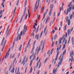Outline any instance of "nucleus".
<instances>
[{
    "label": "nucleus",
    "mask_w": 74,
    "mask_h": 74,
    "mask_svg": "<svg viewBox=\"0 0 74 74\" xmlns=\"http://www.w3.org/2000/svg\"><path fill=\"white\" fill-rule=\"evenodd\" d=\"M66 53V49H65L64 50V52L62 53V54H61V55H60V57H59V60H60V61H59V62L58 64V65L57 67V68H58L59 66L61 64L63 60L64 55Z\"/></svg>",
    "instance_id": "obj_1"
},
{
    "label": "nucleus",
    "mask_w": 74,
    "mask_h": 74,
    "mask_svg": "<svg viewBox=\"0 0 74 74\" xmlns=\"http://www.w3.org/2000/svg\"><path fill=\"white\" fill-rule=\"evenodd\" d=\"M61 45L60 46V48L59 47L58 48H57V52H58L57 53V54L56 55V59L55 60L56 61L58 59V56L60 53V52H59V49H61Z\"/></svg>",
    "instance_id": "obj_2"
},
{
    "label": "nucleus",
    "mask_w": 74,
    "mask_h": 74,
    "mask_svg": "<svg viewBox=\"0 0 74 74\" xmlns=\"http://www.w3.org/2000/svg\"><path fill=\"white\" fill-rule=\"evenodd\" d=\"M27 9V8L25 7V8L24 9V11L23 12V16H22L21 17V18L20 21V23H21L22 22V19H23V17L25 16V13H26L25 11H26Z\"/></svg>",
    "instance_id": "obj_3"
},
{
    "label": "nucleus",
    "mask_w": 74,
    "mask_h": 74,
    "mask_svg": "<svg viewBox=\"0 0 74 74\" xmlns=\"http://www.w3.org/2000/svg\"><path fill=\"white\" fill-rule=\"evenodd\" d=\"M17 35H18V36H17V39L16 40V41H17V40L19 38V40H21V36L22 35V32H21V35H20V34H18V32H17Z\"/></svg>",
    "instance_id": "obj_4"
},
{
    "label": "nucleus",
    "mask_w": 74,
    "mask_h": 74,
    "mask_svg": "<svg viewBox=\"0 0 74 74\" xmlns=\"http://www.w3.org/2000/svg\"><path fill=\"white\" fill-rule=\"evenodd\" d=\"M51 6H52V4H51L50 5V8H51V9L50 10L49 12V16H51V15H52V11L53 9V7H51Z\"/></svg>",
    "instance_id": "obj_5"
},
{
    "label": "nucleus",
    "mask_w": 74,
    "mask_h": 74,
    "mask_svg": "<svg viewBox=\"0 0 74 74\" xmlns=\"http://www.w3.org/2000/svg\"><path fill=\"white\" fill-rule=\"evenodd\" d=\"M36 42V40H35L34 42V43L33 44V48L32 49V50L31 51V54H32L33 53V51H34V48H35V46L34 45L35 44Z\"/></svg>",
    "instance_id": "obj_6"
},
{
    "label": "nucleus",
    "mask_w": 74,
    "mask_h": 74,
    "mask_svg": "<svg viewBox=\"0 0 74 74\" xmlns=\"http://www.w3.org/2000/svg\"><path fill=\"white\" fill-rule=\"evenodd\" d=\"M73 29V27H72V29H71H71H69L68 30L67 33H68V36H69V35H70V34H71V32H72Z\"/></svg>",
    "instance_id": "obj_7"
},
{
    "label": "nucleus",
    "mask_w": 74,
    "mask_h": 74,
    "mask_svg": "<svg viewBox=\"0 0 74 74\" xmlns=\"http://www.w3.org/2000/svg\"><path fill=\"white\" fill-rule=\"evenodd\" d=\"M15 54H16L15 53H14L13 55L11 54L10 56V60H11L12 58V59L14 58L15 56Z\"/></svg>",
    "instance_id": "obj_8"
},
{
    "label": "nucleus",
    "mask_w": 74,
    "mask_h": 74,
    "mask_svg": "<svg viewBox=\"0 0 74 74\" xmlns=\"http://www.w3.org/2000/svg\"><path fill=\"white\" fill-rule=\"evenodd\" d=\"M26 59V56H25L23 60V62H22V63H21V64H23V66H24L25 64V61Z\"/></svg>",
    "instance_id": "obj_9"
},
{
    "label": "nucleus",
    "mask_w": 74,
    "mask_h": 74,
    "mask_svg": "<svg viewBox=\"0 0 74 74\" xmlns=\"http://www.w3.org/2000/svg\"><path fill=\"white\" fill-rule=\"evenodd\" d=\"M71 8L70 7L69 8H68L66 10V15H68L69 12H70L71 11Z\"/></svg>",
    "instance_id": "obj_10"
},
{
    "label": "nucleus",
    "mask_w": 74,
    "mask_h": 74,
    "mask_svg": "<svg viewBox=\"0 0 74 74\" xmlns=\"http://www.w3.org/2000/svg\"><path fill=\"white\" fill-rule=\"evenodd\" d=\"M73 51H72L71 53H70V57H71V62H72L73 60V57L72 56L73 55Z\"/></svg>",
    "instance_id": "obj_11"
},
{
    "label": "nucleus",
    "mask_w": 74,
    "mask_h": 74,
    "mask_svg": "<svg viewBox=\"0 0 74 74\" xmlns=\"http://www.w3.org/2000/svg\"><path fill=\"white\" fill-rule=\"evenodd\" d=\"M9 52H10V51H9V50L8 51V52L6 53V55L5 56V59H7V58L9 55Z\"/></svg>",
    "instance_id": "obj_12"
},
{
    "label": "nucleus",
    "mask_w": 74,
    "mask_h": 74,
    "mask_svg": "<svg viewBox=\"0 0 74 74\" xmlns=\"http://www.w3.org/2000/svg\"><path fill=\"white\" fill-rule=\"evenodd\" d=\"M48 10V9H47L46 10V11L44 13V16H43V20L45 18V15H46V14H47Z\"/></svg>",
    "instance_id": "obj_13"
},
{
    "label": "nucleus",
    "mask_w": 74,
    "mask_h": 74,
    "mask_svg": "<svg viewBox=\"0 0 74 74\" xmlns=\"http://www.w3.org/2000/svg\"><path fill=\"white\" fill-rule=\"evenodd\" d=\"M58 70V68H57L56 69V70H55V69H54L53 70V74H56V72H57Z\"/></svg>",
    "instance_id": "obj_14"
},
{
    "label": "nucleus",
    "mask_w": 74,
    "mask_h": 74,
    "mask_svg": "<svg viewBox=\"0 0 74 74\" xmlns=\"http://www.w3.org/2000/svg\"><path fill=\"white\" fill-rule=\"evenodd\" d=\"M63 39L62 38H60V39H59V45H60L61 44V43H62V41L63 40Z\"/></svg>",
    "instance_id": "obj_15"
},
{
    "label": "nucleus",
    "mask_w": 74,
    "mask_h": 74,
    "mask_svg": "<svg viewBox=\"0 0 74 74\" xmlns=\"http://www.w3.org/2000/svg\"><path fill=\"white\" fill-rule=\"evenodd\" d=\"M26 31H27V29H24L23 30V32H22V34H23V35H24L25 34V33Z\"/></svg>",
    "instance_id": "obj_16"
},
{
    "label": "nucleus",
    "mask_w": 74,
    "mask_h": 74,
    "mask_svg": "<svg viewBox=\"0 0 74 74\" xmlns=\"http://www.w3.org/2000/svg\"><path fill=\"white\" fill-rule=\"evenodd\" d=\"M40 49H41V48L40 47H39L38 50L36 52V54H38L39 52L40 51Z\"/></svg>",
    "instance_id": "obj_17"
},
{
    "label": "nucleus",
    "mask_w": 74,
    "mask_h": 74,
    "mask_svg": "<svg viewBox=\"0 0 74 74\" xmlns=\"http://www.w3.org/2000/svg\"><path fill=\"white\" fill-rule=\"evenodd\" d=\"M50 20V17H47V19H46V23H47L48 21Z\"/></svg>",
    "instance_id": "obj_18"
},
{
    "label": "nucleus",
    "mask_w": 74,
    "mask_h": 74,
    "mask_svg": "<svg viewBox=\"0 0 74 74\" xmlns=\"http://www.w3.org/2000/svg\"><path fill=\"white\" fill-rule=\"evenodd\" d=\"M36 59V54H35L32 60H35Z\"/></svg>",
    "instance_id": "obj_19"
},
{
    "label": "nucleus",
    "mask_w": 74,
    "mask_h": 74,
    "mask_svg": "<svg viewBox=\"0 0 74 74\" xmlns=\"http://www.w3.org/2000/svg\"><path fill=\"white\" fill-rule=\"evenodd\" d=\"M15 70V68H13L11 70L10 72L12 73H14V70Z\"/></svg>",
    "instance_id": "obj_20"
},
{
    "label": "nucleus",
    "mask_w": 74,
    "mask_h": 74,
    "mask_svg": "<svg viewBox=\"0 0 74 74\" xmlns=\"http://www.w3.org/2000/svg\"><path fill=\"white\" fill-rule=\"evenodd\" d=\"M71 40H72V45H74V38L73 37H72Z\"/></svg>",
    "instance_id": "obj_21"
},
{
    "label": "nucleus",
    "mask_w": 74,
    "mask_h": 74,
    "mask_svg": "<svg viewBox=\"0 0 74 74\" xmlns=\"http://www.w3.org/2000/svg\"><path fill=\"white\" fill-rule=\"evenodd\" d=\"M38 0H37V1H36V3L35 5V6H34V9H35L36 8V6H37V3H38Z\"/></svg>",
    "instance_id": "obj_22"
},
{
    "label": "nucleus",
    "mask_w": 74,
    "mask_h": 74,
    "mask_svg": "<svg viewBox=\"0 0 74 74\" xmlns=\"http://www.w3.org/2000/svg\"><path fill=\"white\" fill-rule=\"evenodd\" d=\"M40 62V60H39V62H37V64L36 65V68H37L39 65V62Z\"/></svg>",
    "instance_id": "obj_23"
},
{
    "label": "nucleus",
    "mask_w": 74,
    "mask_h": 74,
    "mask_svg": "<svg viewBox=\"0 0 74 74\" xmlns=\"http://www.w3.org/2000/svg\"><path fill=\"white\" fill-rule=\"evenodd\" d=\"M47 26H46L45 27V29H44V33L45 34V32H46V30H47Z\"/></svg>",
    "instance_id": "obj_24"
},
{
    "label": "nucleus",
    "mask_w": 74,
    "mask_h": 74,
    "mask_svg": "<svg viewBox=\"0 0 74 74\" xmlns=\"http://www.w3.org/2000/svg\"><path fill=\"white\" fill-rule=\"evenodd\" d=\"M45 45V43H43L42 47V51H43V49H44V48Z\"/></svg>",
    "instance_id": "obj_25"
},
{
    "label": "nucleus",
    "mask_w": 74,
    "mask_h": 74,
    "mask_svg": "<svg viewBox=\"0 0 74 74\" xmlns=\"http://www.w3.org/2000/svg\"><path fill=\"white\" fill-rule=\"evenodd\" d=\"M23 28L24 29L26 30H26H27V26H26V25H24Z\"/></svg>",
    "instance_id": "obj_26"
},
{
    "label": "nucleus",
    "mask_w": 74,
    "mask_h": 74,
    "mask_svg": "<svg viewBox=\"0 0 74 74\" xmlns=\"http://www.w3.org/2000/svg\"><path fill=\"white\" fill-rule=\"evenodd\" d=\"M57 37V35H54L53 38L54 39V40H55Z\"/></svg>",
    "instance_id": "obj_27"
},
{
    "label": "nucleus",
    "mask_w": 74,
    "mask_h": 74,
    "mask_svg": "<svg viewBox=\"0 0 74 74\" xmlns=\"http://www.w3.org/2000/svg\"><path fill=\"white\" fill-rule=\"evenodd\" d=\"M34 54V53H33V54L30 56V57H29V59L30 60H31V59H32V57H33V55Z\"/></svg>",
    "instance_id": "obj_28"
},
{
    "label": "nucleus",
    "mask_w": 74,
    "mask_h": 74,
    "mask_svg": "<svg viewBox=\"0 0 74 74\" xmlns=\"http://www.w3.org/2000/svg\"><path fill=\"white\" fill-rule=\"evenodd\" d=\"M28 68V67L27 66L26 67V68H25V74H26V73L27 70Z\"/></svg>",
    "instance_id": "obj_29"
},
{
    "label": "nucleus",
    "mask_w": 74,
    "mask_h": 74,
    "mask_svg": "<svg viewBox=\"0 0 74 74\" xmlns=\"http://www.w3.org/2000/svg\"><path fill=\"white\" fill-rule=\"evenodd\" d=\"M39 35H37L36 36V39H37V40H38V39L39 38Z\"/></svg>",
    "instance_id": "obj_30"
},
{
    "label": "nucleus",
    "mask_w": 74,
    "mask_h": 74,
    "mask_svg": "<svg viewBox=\"0 0 74 74\" xmlns=\"http://www.w3.org/2000/svg\"><path fill=\"white\" fill-rule=\"evenodd\" d=\"M5 39V37H3V40H2V41L1 42V45H3V43L4 40Z\"/></svg>",
    "instance_id": "obj_31"
},
{
    "label": "nucleus",
    "mask_w": 74,
    "mask_h": 74,
    "mask_svg": "<svg viewBox=\"0 0 74 74\" xmlns=\"http://www.w3.org/2000/svg\"><path fill=\"white\" fill-rule=\"evenodd\" d=\"M22 46V45H21L19 49V51H21Z\"/></svg>",
    "instance_id": "obj_32"
},
{
    "label": "nucleus",
    "mask_w": 74,
    "mask_h": 74,
    "mask_svg": "<svg viewBox=\"0 0 74 74\" xmlns=\"http://www.w3.org/2000/svg\"><path fill=\"white\" fill-rule=\"evenodd\" d=\"M27 0H25V4L24 5V7H25L26 5L27 2Z\"/></svg>",
    "instance_id": "obj_33"
},
{
    "label": "nucleus",
    "mask_w": 74,
    "mask_h": 74,
    "mask_svg": "<svg viewBox=\"0 0 74 74\" xmlns=\"http://www.w3.org/2000/svg\"><path fill=\"white\" fill-rule=\"evenodd\" d=\"M70 25V20L69 19L68 21V25L69 26Z\"/></svg>",
    "instance_id": "obj_34"
},
{
    "label": "nucleus",
    "mask_w": 74,
    "mask_h": 74,
    "mask_svg": "<svg viewBox=\"0 0 74 74\" xmlns=\"http://www.w3.org/2000/svg\"><path fill=\"white\" fill-rule=\"evenodd\" d=\"M65 47H66L65 45V44H64L62 50H64V49L65 48Z\"/></svg>",
    "instance_id": "obj_35"
},
{
    "label": "nucleus",
    "mask_w": 74,
    "mask_h": 74,
    "mask_svg": "<svg viewBox=\"0 0 74 74\" xmlns=\"http://www.w3.org/2000/svg\"><path fill=\"white\" fill-rule=\"evenodd\" d=\"M54 51V48H53L51 51L50 52L51 54L52 55L53 53V51Z\"/></svg>",
    "instance_id": "obj_36"
},
{
    "label": "nucleus",
    "mask_w": 74,
    "mask_h": 74,
    "mask_svg": "<svg viewBox=\"0 0 74 74\" xmlns=\"http://www.w3.org/2000/svg\"><path fill=\"white\" fill-rule=\"evenodd\" d=\"M4 2H2V4L1 5V6H3V8H4Z\"/></svg>",
    "instance_id": "obj_37"
},
{
    "label": "nucleus",
    "mask_w": 74,
    "mask_h": 74,
    "mask_svg": "<svg viewBox=\"0 0 74 74\" xmlns=\"http://www.w3.org/2000/svg\"><path fill=\"white\" fill-rule=\"evenodd\" d=\"M51 0H47V3H48V5L49 4Z\"/></svg>",
    "instance_id": "obj_38"
},
{
    "label": "nucleus",
    "mask_w": 74,
    "mask_h": 74,
    "mask_svg": "<svg viewBox=\"0 0 74 74\" xmlns=\"http://www.w3.org/2000/svg\"><path fill=\"white\" fill-rule=\"evenodd\" d=\"M43 31H42V32H41V33H40V38L42 36V33H43Z\"/></svg>",
    "instance_id": "obj_39"
},
{
    "label": "nucleus",
    "mask_w": 74,
    "mask_h": 74,
    "mask_svg": "<svg viewBox=\"0 0 74 74\" xmlns=\"http://www.w3.org/2000/svg\"><path fill=\"white\" fill-rule=\"evenodd\" d=\"M21 27V25H20V26L19 28L18 29V33H19V32H20V28Z\"/></svg>",
    "instance_id": "obj_40"
},
{
    "label": "nucleus",
    "mask_w": 74,
    "mask_h": 74,
    "mask_svg": "<svg viewBox=\"0 0 74 74\" xmlns=\"http://www.w3.org/2000/svg\"><path fill=\"white\" fill-rule=\"evenodd\" d=\"M69 17L68 16H66V23H67L68 22V20Z\"/></svg>",
    "instance_id": "obj_41"
},
{
    "label": "nucleus",
    "mask_w": 74,
    "mask_h": 74,
    "mask_svg": "<svg viewBox=\"0 0 74 74\" xmlns=\"http://www.w3.org/2000/svg\"><path fill=\"white\" fill-rule=\"evenodd\" d=\"M48 58H47L45 60L44 63H45L47 61Z\"/></svg>",
    "instance_id": "obj_42"
},
{
    "label": "nucleus",
    "mask_w": 74,
    "mask_h": 74,
    "mask_svg": "<svg viewBox=\"0 0 74 74\" xmlns=\"http://www.w3.org/2000/svg\"><path fill=\"white\" fill-rule=\"evenodd\" d=\"M39 7V5H38L37 7V8H36L35 9V11H34V12H35V11L37 10L38 8Z\"/></svg>",
    "instance_id": "obj_43"
},
{
    "label": "nucleus",
    "mask_w": 74,
    "mask_h": 74,
    "mask_svg": "<svg viewBox=\"0 0 74 74\" xmlns=\"http://www.w3.org/2000/svg\"><path fill=\"white\" fill-rule=\"evenodd\" d=\"M55 43V42H52V44L51 45V47H53L54 46V44Z\"/></svg>",
    "instance_id": "obj_44"
},
{
    "label": "nucleus",
    "mask_w": 74,
    "mask_h": 74,
    "mask_svg": "<svg viewBox=\"0 0 74 74\" xmlns=\"http://www.w3.org/2000/svg\"><path fill=\"white\" fill-rule=\"evenodd\" d=\"M33 60H31V62L30 63V65L31 66H32V63H33Z\"/></svg>",
    "instance_id": "obj_45"
},
{
    "label": "nucleus",
    "mask_w": 74,
    "mask_h": 74,
    "mask_svg": "<svg viewBox=\"0 0 74 74\" xmlns=\"http://www.w3.org/2000/svg\"><path fill=\"white\" fill-rule=\"evenodd\" d=\"M63 23V21H61V23L60 24V26H62V23Z\"/></svg>",
    "instance_id": "obj_46"
},
{
    "label": "nucleus",
    "mask_w": 74,
    "mask_h": 74,
    "mask_svg": "<svg viewBox=\"0 0 74 74\" xmlns=\"http://www.w3.org/2000/svg\"><path fill=\"white\" fill-rule=\"evenodd\" d=\"M28 12L29 14V16H28V17H30V15H29V12H30V10L29 9L28 11Z\"/></svg>",
    "instance_id": "obj_47"
},
{
    "label": "nucleus",
    "mask_w": 74,
    "mask_h": 74,
    "mask_svg": "<svg viewBox=\"0 0 74 74\" xmlns=\"http://www.w3.org/2000/svg\"><path fill=\"white\" fill-rule=\"evenodd\" d=\"M61 7H60V12H59V13H58V16L60 15V12H61Z\"/></svg>",
    "instance_id": "obj_48"
},
{
    "label": "nucleus",
    "mask_w": 74,
    "mask_h": 74,
    "mask_svg": "<svg viewBox=\"0 0 74 74\" xmlns=\"http://www.w3.org/2000/svg\"><path fill=\"white\" fill-rule=\"evenodd\" d=\"M41 65H42V63L41 62L40 63V64H39V67H38L39 69L40 68V67H41Z\"/></svg>",
    "instance_id": "obj_49"
},
{
    "label": "nucleus",
    "mask_w": 74,
    "mask_h": 74,
    "mask_svg": "<svg viewBox=\"0 0 74 74\" xmlns=\"http://www.w3.org/2000/svg\"><path fill=\"white\" fill-rule=\"evenodd\" d=\"M33 71V68L32 67L30 69V73H32Z\"/></svg>",
    "instance_id": "obj_50"
},
{
    "label": "nucleus",
    "mask_w": 74,
    "mask_h": 74,
    "mask_svg": "<svg viewBox=\"0 0 74 74\" xmlns=\"http://www.w3.org/2000/svg\"><path fill=\"white\" fill-rule=\"evenodd\" d=\"M9 27H10V25H8V28H7V29L6 33H7V32H8V29H9Z\"/></svg>",
    "instance_id": "obj_51"
},
{
    "label": "nucleus",
    "mask_w": 74,
    "mask_h": 74,
    "mask_svg": "<svg viewBox=\"0 0 74 74\" xmlns=\"http://www.w3.org/2000/svg\"><path fill=\"white\" fill-rule=\"evenodd\" d=\"M72 3V2H70V3L68 5V7H70V6L71 5V4Z\"/></svg>",
    "instance_id": "obj_52"
},
{
    "label": "nucleus",
    "mask_w": 74,
    "mask_h": 74,
    "mask_svg": "<svg viewBox=\"0 0 74 74\" xmlns=\"http://www.w3.org/2000/svg\"><path fill=\"white\" fill-rule=\"evenodd\" d=\"M6 42H7L6 40H5V41L3 43L4 46H5V44H6Z\"/></svg>",
    "instance_id": "obj_53"
},
{
    "label": "nucleus",
    "mask_w": 74,
    "mask_h": 74,
    "mask_svg": "<svg viewBox=\"0 0 74 74\" xmlns=\"http://www.w3.org/2000/svg\"><path fill=\"white\" fill-rule=\"evenodd\" d=\"M27 16H28V15H27V14H26V15L25 16V20H27Z\"/></svg>",
    "instance_id": "obj_54"
},
{
    "label": "nucleus",
    "mask_w": 74,
    "mask_h": 74,
    "mask_svg": "<svg viewBox=\"0 0 74 74\" xmlns=\"http://www.w3.org/2000/svg\"><path fill=\"white\" fill-rule=\"evenodd\" d=\"M48 33V30H47L46 32L45 33V36H46L47 34Z\"/></svg>",
    "instance_id": "obj_55"
},
{
    "label": "nucleus",
    "mask_w": 74,
    "mask_h": 74,
    "mask_svg": "<svg viewBox=\"0 0 74 74\" xmlns=\"http://www.w3.org/2000/svg\"><path fill=\"white\" fill-rule=\"evenodd\" d=\"M56 20V18H54V19L53 20V21H52V24H53L54 22Z\"/></svg>",
    "instance_id": "obj_56"
},
{
    "label": "nucleus",
    "mask_w": 74,
    "mask_h": 74,
    "mask_svg": "<svg viewBox=\"0 0 74 74\" xmlns=\"http://www.w3.org/2000/svg\"><path fill=\"white\" fill-rule=\"evenodd\" d=\"M67 26V24H66L65 26V28H64V31H65V30H66V29Z\"/></svg>",
    "instance_id": "obj_57"
},
{
    "label": "nucleus",
    "mask_w": 74,
    "mask_h": 74,
    "mask_svg": "<svg viewBox=\"0 0 74 74\" xmlns=\"http://www.w3.org/2000/svg\"><path fill=\"white\" fill-rule=\"evenodd\" d=\"M72 16H73V15H72V14H71V16H70V20H71V19L72 18Z\"/></svg>",
    "instance_id": "obj_58"
},
{
    "label": "nucleus",
    "mask_w": 74,
    "mask_h": 74,
    "mask_svg": "<svg viewBox=\"0 0 74 74\" xmlns=\"http://www.w3.org/2000/svg\"><path fill=\"white\" fill-rule=\"evenodd\" d=\"M16 7H15V8H14V14H15V11L16 10Z\"/></svg>",
    "instance_id": "obj_59"
},
{
    "label": "nucleus",
    "mask_w": 74,
    "mask_h": 74,
    "mask_svg": "<svg viewBox=\"0 0 74 74\" xmlns=\"http://www.w3.org/2000/svg\"><path fill=\"white\" fill-rule=\"evenodd\" d=\"M4 47H5L4 45H3V48H2V49L1 50L2 52H3V51Z\"/></svg>",
    "instance_id": "obj_60"
},
{
    "label": "nucleus",
    "mask_w": 74,
    "mask_h": 74,
    "mask_svg": "<svg viewBox=\"0 0 74 74\" xmlns=\"http://www.w3.org/2000/svg\"><path fill=\"white\" fill-rule=\"evenodd\" d=\"M16 59V58H15L14 59V61H13V64H14V62L15 61Z\"/></svg>",
    "instance_id": "obj_61"
},
{
    "label": "nucleus",
    "mask_w": 74,
    "mask_h": 74,
    "mask_svg": "<svg viewBox=\"0 0 74 74\" xmlns=\"http://www.w3.org/2000/svg\"><path fill=\"white\" fill-rule=\"evenodd\" d=\"M58 30V29H57V27H55V31H56V30Z\"/></svg>",
    "instance_id": "obj_62"
},
{
    "label": "nucleus",
    "mask_w": 74,
    "mask_h": 74,
    "mask_svg": "<svg viewBox=\"0 0 74 74\" xmlns=\"http://www.w3.org/2000/svg\"><path fill=\"white\" fill-rule=\"evenodd\" d=\"M43 42V40H42V41H41V42L40 43V45L41 46L42 45Z\"/></svg>",
    "instance_id": "obj_63"
},
{
    "label": "nucleus",
    "mask_w": 74,
    "mask_h": 74,
    "mask_svg": "<svg viewBox=\"0 0 74 74\" xmlns=\"http://www.w3.org/2000/svg\"><path fill=\"white\" fill-rule=\"evenodd\" d=\"M16 39H14V41L13 43V46H14V43H15V41H16Z\"/></svg>",
    "instance_id": "obj_64"
}]
</instances>
